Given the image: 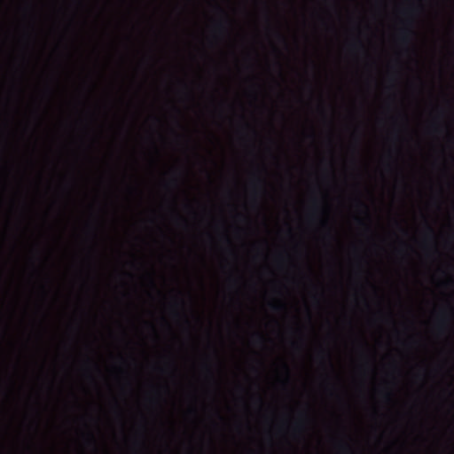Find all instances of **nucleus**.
<instances>
[{"label": "nucleus", "instance_id": "1", "mask_svg": "<svg viewBox=\"0 0 454 454\" xmlns=\"http://www.w3.org/2000/svg\"><path fill=\"white\" fill-rule=\"evenodd\" d=\"M400 34L402 42L404 43H409L411 35H413V31L409 27H403L401 29Z\"/></svg>", "mask_w": 454, "mask_h": 454}, {"label": "nucleus", "instance_id": "2", "mask_svg": "<svg viewBox=\"0 0 454 454\" xmlns=\"http://www.w3.org/2000/svg\"><path fill=\"white\" fill-rule=\"evenodd\" d=\"M448 322H449V317L447 316H442L440 320H439V328L441 330H445L446 327H447V325H448Z\"/></svg>", "mask_w": 454, "mask_h": 454}, {"label": "nucleus", "instance_id": "3", "mask_svg": "<svg viewBox=\"0 0 454 454\" xmlns=\"http://www.w3.org/2000/svg\"><path fill=\"white\" fill-rule=\"evenodd\" d=\"M427 231L428 234L430 235V237L433 238L434 235L433 228L431 226L427 225Z\"/></svg>", "mask_w": 454, "mask_h": 454}, {"label": "nucleus", "instance_id": "4", "mask_svg": "<svg viewBox=\"0 0 454 454\" xmlns=\"http://www.w3.org/2000/svg\"><path fill=\"white\" fill-rule=\"evenodd\" d=\"M282 308H283V306H282V305H277V304H273V305H272V309H273L274 310H279V309H281Z\"/></svg>", "mask_w": 454, "mask_h": 454}, {"label": "nucleus", "instance_id": "5", "mask_svg": "<svg viewBox=\"0 0 454 454\" xmlns=\"http://www.w3.org/2000/svg\"><path fill=\"white\" fill-rule=\"evenodd\" d=\"M256 336H257V338H258V340H259L260 341H262V335H260V334H256Z\"/></svg>", "mask_w": 454, "mask_h": 454}, {"label": "nucleus", "instance_id": "6", "mask_svg": "<svg viewBox=\"0 0 454 454\" xmlns=\"http://www.w3.org/2000/svg\"><path fill=\"white\" fill-rule=\"evenodd\" d=\"M278 37H279L281 40L285 41V38H284V36H283V35H278Z\"/></svg>", "mask_w": 454, "mask_h": 454}]
</instances>
